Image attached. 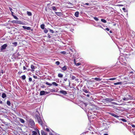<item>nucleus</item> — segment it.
I'll return each mask as SVG.
<instances>
[{"label": "nucleus", "mask_w": 135, "mask_h": 135, "mask_svg": "<svg viewBox=\"0 0 135 135\" xmlns=\"http://www.w3.org/2000/svg\"><path fill=\"white\" fill-rule=\"evenodd\" d=\"M27 14L28 16H31L32 15V13L31 12L27 11Z\"/></svg>", "instance_id": "obj_25"}, {"label": "nucleus", "mask_w": 135, "mask_h": 135, "mask_svg": "<svg viewBox=\"0 0 135 135\" xmlns=\"http://www.w3.org/2000/svg\"><path fill=\"white\" fill-rule=\"evenodd\" d=\"M33 77L35 78V79H37V76H36L34 75L33 76Z\"/></svg>", "instance_id": "obj_49"}, {"label": "nucleus", "mask_w": 135, "mask_h": 135, "mask_svg": "<svg viewBox=\"0 0 135 135\" xmlns=\"http://www.w3.org/2000/svg\"><path fill=\"white\" fill-rule=\"evenodd\" d=\"M7 105L9 106H10L11 105V103L8 100L7 101Z\"/></svg>", "instance_id": "obj_29"}, {"label": "nucleus", "mask_w": 135, "mask_h": 135, "mask_svg": "<svg viewBox=\"0 0 135 135\" xmlns=\"http://www.w3.org/2000/svg\"><path fill=\"white\" fill-rule=\"evenodd\" d=\"M13 16L15 19L16 20L18 19V18L15 15H13Z\"/></svg>", "instance_id": "obj_42"}, {"label": "nucleus", "mask_w": 135, "mask_h": 135, "mask_svg": "<svg viewBox=\"0 0 135 135\" xmlns=\"http://www.w3.org/2000/svg\"><path fill=\"white\" fill-rule=\"evenodd\" d=\"M32 135H38L37 134V132L33 131L32 132Z\"/></svg>", "instance_id": "obj_18"}, {"label": "nucleus", "mask_w": 135, "mask_h": 135, "mask_svg": "<svg viewBox=\"0 0 135 135\" xmlns=\"http://www.w3.org/2000/svg\"><path fill=\"white\" fill-rule=\"evenodd\" d=\"M83 95H85L87 97H89V96H90V95L89 94H87V95H86L85 94H83Z\"/></svg>", "instance_id": "obj_44"}, {"label": "nucleus", "mask_w": 135, "mask_h": 135, "mask_svg": "<svg viewBox=\"0 0 135 135\" xmlns=\"http://www.w3.org/2000/svg\"><path fill=\"white\" fill-rule=\"evenodd\" d=\"M79 13L77 11L75 13V16L76 17H78L79 16Z\"/></svg>", "instance_id": "obj_14"}, {"label": "nucleus", "mask_w": 135, "mask_h": 135, "mask_svg": "<svg viewBox=\"0 0 135 135\" xmlns=\"http://www.w3.org/2000/svg\"><path fill=\"white\" fill-rule=\"evenodd\" d=\"M17 20H13L12 21V22L13 23H17Z\"/></svg>", "instance_id": "obj_38"}, {"label": "nucleus", "mask_w": 135, "mask_h": 135, "mask_svg": "<svg viewBox=\"0 0 135 135\" xmlns=\"http://www.w3.org/2000/svg\"><path fill=\"white\" fill-rule=\"evenodd\" d=\"M111 103L113 104H114V105H117V104L116 103H115V102H112Z\"/></svg>", "instance_id": "obj_45"}, {"label": "nucleus", "mask_w": 135, "mask_h": 135, "mask_svg": "<svg viewBox=\"0 0 135 135\" xmlns=\"http://www.w3.org/2000/svg\"><path fill=\"white\" fill-rule=\"evenodd\" d=\"M44 129L47 132H50L51 131H52L53 132H54V131L52 130L51 129H50L49 128H46L45 129V128H44Z\"/></svg>", "instance_id": "obj_10"}, {"label": "nucleus", "mask_w": 135, "mask_h": 135, "mask_svg": "<svg viewBox=\"0 0 135 135\" xmlns=\"http://www.w3.org/2000/svg\"><path fill=\"white\" fill-rule=\"evenodd\" d=\"M49 134L50 135H53L51 131L49 132Z\"/></svg>", "instance_id": "obj_51"}, {"label": "nucleus", "mask_w": 135, "mask_h": 135, "mask_svg": "<svg viewBox=\"0 0 135 135\" xmlns=\"http://www.w3.org/2000/svg\"><path fill=\"white\" fill-rule=\"evenodd\" d=\"M109 114H110V115H112V116H113L115 118H118L119 117V116H118L116 115L115 114H114L113 113H112L111 112L109 113Z\"/></svg>", "instance_id": "obj_7"}, {"label": "nucleus", "mask_w": 135, "mask_h": 135, "mask_svg": "<svg viewBox=\"0 0 135 135\" xmlns=\"http://www.w3.org/2000/svg\"><path fill=\"white\" fill-rule=\"evenodd\" d=\"M67 80V78H65L64 79V80L65 81H66Z\"/></svg>", "instance_id": "obj_56"}, {"label": "nucleus", "mask_w": 135, "mask_h": 135, "mask_svg": "<svg viewBox=\"0 0 135 135\" xmlns=\"http://www.w3.org/2000/svg\"><path fill=\"white\" fill-rule=\"evenodd\" d=\"M122 83V82H118L114 83V85H121Z\"/></svg>", "instance_id": "obj_16"}, {"label": "nucleus", "mask_w": 135, "mask_h": 135, "mask_svg": "<svg viewBox=\"0 0 135 135\" xmlns=\"http://www.w3.org/2000/svg\"><path fill=\"white\" fill-rule=\"evenodd\" d=\"M7 46V45L6 44H5L1 46V51H2L3 50L5 49Z\"/></svg>", "instance_id": "obj_4"}, {"label": "nucleus", "mask_w": 135, "mask_h": 135, "mask_svg": "<svg viewBox=\"0 0 135 135\" xmlns=\"http://www.w3.org/2000/svg\"><path fill=\"white\" fill-rule=\"evenodd\" d=\"M46 92L44 91H40V95H43L45 94Z\"/></svg>", "instance_id": "obj_12"}, {"label": "nucleus", "mask_w": 135, "mask_h": 135, "mask_svg": "<svg viewBox=\"0 0 135 135\" xmlns=\"http://www.w3.org/2000/svg\"><path fill=\"white\" fill-rule=\"evenodd\" d=\"M22 73V71H19L18 73V74L20 75V74H21V73Z\"/></svg>", "instance_id": "obj_50"}, {"label": "nucleus", "mask_w": 135, "mask_h": 135, "mask_svg": "<svg viewBox=\"0 0 135 135\" xmlns=\"http://www.w3.org/2000/svg\"><path fill=\"white\" fill-rule=\"evenodd\" d=\"M105 30L107 31H109V29L108 28H107L105 29Z\"/></svg>", "instance_id": "obj_52"}, {"label": "nucleus", "mask_w": 135, "mask_h": 135, "mask_svg": "<svg viewBox=\"0 0 135 135\" xmlns=\"http://www.w3.org/2000/svg\"><path fill=\"white\" fill-rule=\"evenodd\" d=\"M49 30L50 31V32H51L52 33H54V31L52 30H51L49 28Z\"/></svg>", "instance_id": "obj_41"}, {"label": "nucleus", "mask_w": 135, "mask_h": 135, "mask_svg": "<svg viewBox=\"0 0 135 135\" xmlns=\"http://www.w3.org/2000/svg\"><path fill=\"white\" fill-rule=\"evenodd\" d=\"M19 121L22 123H25V120L23 119L19 118Z\"/></svg>", "instance_id": "obj_17"}, {"label": "nucleus", "mask_w": 135, "mask_h": 135, "mask_svg": "<svg viewBox=\"0 0 135 135\" xmlns=\"http://www.w3.org/2000/svg\"><path fill=\"white\" fill-rule=\"evenodd\" d=\"M41 28L42 29H45V25L44 24H42L40 26Z\"/></svg>", "instance_id": "obj_23"}, {"label": "nucleus", "mask_w": 135, "mask_h": 135, "mask_svg": "<svg viewBox=\"0 0 135 135\" xmlns=\"http://www.w3.org/2000/svg\"><path fill=\"white\" fill-rule=\"evenodd\" d=\"M67 69V66H65L62 68L61 69L63 71H65Z\"/></svg>", "instance_id": "obj_19"}, {"label": "nucleus", "mask_w": 135, "mask_h": 135, "mask_svg": "<svg viewBox=\"0 0 135 135\" xmlns=\"http://www.w3.org/2000/svg\"><path fill=\"white\" fill-rule=\"evenodd\" d=\"M35 118L37 119L38 123L43 127L44 124L42 122V120L40 116L38 115H36Z\"/></svg>", "instance_id": "obj_2"}, {"label": "nucleus", "mask_w": 135, "mask_h": 135, "mask_svg": "<svg viewBox=\"0 0 135 135\" xmlns=\"http://www.w3.org/2000/svg\"><path fill=\"white\" fill-rule=\"evenodd\" d=\"M94 20L96 21H98L99 19L97 17H94Z\"/></svg>", "instance_id": "obj_39"}, {"label": "nucleus", "mask_w": 135, "mask_h": 135, "mask_svg": "<svg viewBox=\"0 0 135 135\" xmlns=\"http://www.w3.org/2000/svg\"><path fill=\"white\" fill-rule=\"evenodd\" d=\"M1 73L2 74H3L4 73L3 71V70H2L1 71Z\"/></svg>", "instance_id": "obj_58"}, {"label": "nucleus", "mask_w": 135, "mask_h": 135, "mask_svg": "<svg viewBox=\"0 0 135 135\" xmlns=\"http://www.w3.org/2000/svg\"><path fill=\"white\" fill-rule=\"evenodd\" d=\"M21 78L23 80H25L26 78V76L25 75H23L22 76Z\"/></svg>", "instance_id": "obj_31"}, {"label": "nucleus", "mask_w": 135, "mask_h": 135, "mask_svg": "<svg viewBox=\"0 0 135 135\" xmlns=\"http://www.w3.org/2000/svg\"><path fill=\"white\" fill-rule=\"evenodd\" d=\"M101 20L102 22L104 23H106L107 22L106 20L104 19H101Z\"/></svg>", "instance_id": "obj_32"}, {"label": "nucleus", "mask_w": 135, "mask_h": 135, "mask_svg": "<svg viewBox=\"0 0 135 135\" xmlns=\"http://www.w3.org/2000/svg\"><path fill=\"white\" fill-rule=\"evenodd\" d=\"M52 9L53 10H54L56 11L57 10V9L55 7V6H52L51 7Z\"/></svg>", "instance_id": "obj_27"}, {"label": "nucleus", "mask_w": 135, "mask_h": 135, "mask_svg": "<svg viewBox=\"0 0 135 135\" xmlns=\"http://www.w3.org/2000/svg\"><path fill=\"white\" fill-rule=\"evenodd\" d=\"M29 124L32 128L34 127L35 126V123L33 120L32 119H29Z\"/></svg>", "instance_id": "obj_3"}, {"label": "nucleus", "mask_w": 135, "mask_h": 135, "mask_svg": "<svg viewBox=\"0 0 135 135\" xmlns=\"http://www.w3.org/2000/svg\"><path fill=\"white\" fill-rule=\"evenodd\" d=\"M59 93L61 94H63L64 95H66L67 93L66 91L63 90H60L59 91Z\"/></svg>", "instance_id": "obj_8"}, {"label": "nucleus", "mask_w": 135, "mask_h": 135, "mask_svg": "<svg viewBox=\"0 0 135 135\" xmlns=\"http://www.w3.org/2000/svg\"><path fill=\"white\" fill-rule=\"evenodd\" d=\"M41 135H47V134L44 131H41Z\"/></svg>", "instance_id": "obj_15"}, {"label": "nucleus", "mask_w": 135, "mask_h": 135, "mask_svg": "<svg viewBox=\"0 0 135 135\" xmlns=\"http://www.w3.org/2000/svg\"><path fill=\"white\" fill-rule=\"evenodd\" d=\"M58 76L59 78H62L63 76V75L61 73H59L58 74Z\"/></svg>", "instance_id": "obj_22"}, {"label": "nucleus", "mask_w": 135, "mask_h": 135, "mask_svg": "<svg viewBox=\"0 0 135 135\" xmlns=\"http://www.w3.org/2000/svg\"><path fill=\"white\" fill-rule=\"evenodd\" d=\"M13 44L15 46H16L17 45V42H15L13 43Z\"/></svg>", "instance_id": "obj_40"}, {"label": "nucleus", "mask_w": 135, "mask_h": 135, "mask_svg": "<svg viewBox=\"0 0 135 135\" xmlns=\"http://www.w3.org/2000/svg\"><path fill=\"white\" fill-rule=\"evenodd\" d=\"M55 64L58 65H59L60 64V62L59 61H56V62H55Z\"/></svg>", "instance_id": "obj_36"}, {"label": "nucleus", "mask_w": 135, "mask_h": 135, "mask_svg": "<svg viewBox=\"0 0 135 135\" xmlns=\"http://www.w3.org/2000/svg\"><path fill=\"white\" fill-rule=\"evenodd\" d=\"M104 135H108V134L107 133H104Z\"/></svg>", "instance_id": "obj_63"}, {"label": "nucleus", "mask_w": 135, "mask_h": 135, "mask_svg": "<svg viewBox=\"0 0 135 135\" xmlns=\"http://www.w3.org/2000/svg\"><path fill=\"white\" fill-rule=\"evenodd\" d=\"M131 126H132V127H133V128H134L135 127V125H133V124H132L131 125Z\"/></svg>", "instance_id": "obj_53"}, {"label": "nucleus", "mask_w": 135, "mask_h": 135, "mask_svg": "<svg viewBox=\"0 0 135 135\" xmlns=\"http://www.w3.org/2000/svg\"><path fill=\"white\" fill-rule=\"evenodd\" d=\"M83 91L86 93H90L86 89H83Z\"/></svg>", "instance_id": "obj_13"}, {"label": "nucleus", "mask_w": 135, "mask_h": 135, "mask_svg": "<svg viewBox=\"0 0 135 135\" xmlns=\"http://www.w3.org/2000/svg\"><path fill=\"white\" fill-rule=\"evenodd\" d=\"M22 27L24 29H26L28 30H31V28L30 27H28L25 26H22Z\"/></svg>", "instance_id": "obj_9"}, {"label": "nucleus", "mask_w": 135, "mask_h": 135, "mask_svg": "<svg viewBox=\"0 0 135 135\" xmlns=\"http://www.w3.org/2000/svg\"><path fill=\"white\" fill-rule=\"evenodd\" d=\"M105 100L107 102H110L112 101H113L114 99L112 98H105Z\"/></svg>", "instance_id": "obj_6"}, {"label": "nucleus", "mask_w": 135, "mask_h": 135, "mask_svg": "<svg viewBox=\"0 0 135 135\" xmlns=\"http://www.w3.org/2000/svg\"><path fill=\"white\" fill-rule=\"evenodd\" d=\"M6 97V95L4 93H3L2 94V97L3 98H4Z\"/></svg>", "instance_id": "obj_26"}, {"label": "nucleus", "mask_w": 135, "mask_h": 135, "mask_svg": "<svg viewBox=\"0 0 135 135\" xmlns=\"http://www.w3.org/2000/svg\"><path fill=\"white\" fill-rule=\"evenodd\" d=\"M52 84L53 85L55 86H57L58 85V84H57L55 82H52Z\"/></svg>", "instance_id": "obj_24"}, {"label": "nucleus", "mask_w": 135, "mask_h": 135, "mask_svg": "<svg viewBox=\"0 0 135 135\" xmlns=\"http://www.w3.org/2000/svg\"><path fill=\"white\" fill-rule=\"evenodd\" d=\"M17 24L22 25L24 24V23L23 22L20 21H17Z\"/></svg>", "instance_id": "obj_11"}, {"label": "nucleus", "mask_w": 135, "mask_h": 135, "mask_svg": "<svg viewBox=\"0 0 135 135\" xmlns=\"http://www.w3.org/2000/svg\"><path fill=\"white\" fill-rule=\"evenodd\" d=\"M84 4V5H89V4L88 3H85V4Z\"/></svg>", "instance_id": "obj_57"}, {"label": "nucleus", "mask_w": 135, "mask_h": 135, "mask_svg": "<svg viewBox=\"0 0 135 135\" xmlns=\"http://www.w3.org/2000/svg\"><path fill=\"white\" fill-rule=\"evenodd\" d=\"M44 29V32L45 33H47L48 32V30L46 28H45V29Z\"/></svg>", "instance_id": "obj_33"}, {"label": "nucleus", "mask_w": 135, "mask_h": 135, "mask_svg": "<svg viewBox=\"0 0 135 135\" xmlns=\"http://www.w3.org/2000/svg\"><path fill=\"white\" fill-rule=\"evenodd\" d=\"M109 32L110 33H112V31H110Z\"/></svg>", "instance_id": "obj_64"}, {"label": "nucleus", "mask_w": 135, "mask_h": 135, "mask_svg": "<svg viewBox=\"0 0 135 135\" xmlns=\"http://www.w3.org/2000/svg\"><path fill=\"white\" fill-rule=\"evenodd\" d=\"M11 13L12 16H13V15H13V14L14 13L12 11H11Z\"/></svg>", "instance_id": "obj_59"}, {"label": "nucleus", "mask_w": 135, "mask_h": 135, "mask_svg": "<svg viewBox=\"0 0 135 135\" xmlns=\"http://www.w3.org/2000/svg\"><path fill=\"white\" fill-rule=\"evenodd\" d=\"M116 79L115 78H109L107 79V80H115Z\"/></svg>", "instance_id": "obj_21"}, {"label": "nucleus", "mask_w": 135, "mask_h": 135, "mask_svg": "<svg viewBox=\"0 0 135 135\" xmlns=\"http://www.w3.org/2000/svg\"><path fill=\"white\" fill-rule=\"evenodd\" d=\"M95 26L96 27H98L101 28H103V27H102L101 26H100V25H97Z\"/></svg>", "instance_id": "obj_34"}, {"label": "nucleus", "mask_w": 135, "mask_h": 135, "mask_svg": "<svg viewBox=\"0 0 135 135\" xmlns=\"http://www.w3.org/2000/svg\"><path fill=\"white\" fill-rule=\"evenodd\" d=\"M80 63H77V65H78V66H79V65H80Z\"/></svg>", "instance_id": "obj_60"}, {"label": "nucleus", "mask_w": 135, "mask_h": 135, "mask_svg": "<svg viewBox=\"0 0 135 135\" xmlns=\"http://www.w3.org/2000/svg\"><path fill=\"white\" fill-rule=\"evenodd\" d=\"M75 80L76 81H77L78 80V79H75Z\"/></svg>", "instance_id": "obj_62"}, {"label": "nucleus", "mask_w": 135, "mask_h": 135, "mask_svg": "<svg viewBox=\"0 0 135 135\" xmlns=\"http://www.w3.org/2000/svg\"><path fill=\"white\" fill-rule=\"evenodd\" d=\"M68 3L69 4H70L73 6V4L70 2H69Z\"/></svg>", "instance_id": "obj_54"}, {"label": "nucleus", "mask_w": 135, "mask_h": 135, "mask_svg": "<svg viewBox=\"0 0 135 135\" xmlns=\"http://www.w3.org/2000/svg\"><path fill=\"white\" fill-rule=\"evenodd\" d=\"M94 80H95L96 81H100L101 80H102V79H100V78H94Z\"/></svg>", "instance_id": "obj_20"}, {"label": "nucleus", "mask_w": 135, "mask_h": 135, "mask_svg": "<svg viewBox=\"0 0 135 135\" xmlns=\"http://www.w3.org/2000/svg\"><path fill=\"white\" fill-rule=\"evenodd\" d=\"M55 13L58 16H60L61 14V13H60V12H55Z\"/></svg>", "instance_id": "obj_37"}, {"label": "nucleus", "mask_w": 135, "mask_h": 135, "mask_svg": "<svg viewBox=\"0 0 135 135\" xmlns=\"http://www.w3.org/2000/svg\"><path fill=\"white\" fill-rule=\"evenodd\" d=\"M120 120L124 122H127V120L126 119L124 118L120 119Z\"/></svg>", "instance_id": "obj_30"}, {"label": "nucleus", "mask_w": 135, "mask_h": 135, "mask_svg": "<svg viewBox=\"0 0 135 135\" xmlns=\"http://www.w3.org/2000/svg\"><path fill=\"white\" fill-rule=\"evenodd\" d=\"M31 72H33L35 71V69L36 68V67L33 65H31Z\"/></svg>", "instance_id": "obj_5"}, {"label": "nucleus", "mask_w": 135, "mask_h": 135, "mask_svg": "<svg viewBox=\"0 0 135 135\" xmlns=\"http://www.w3.org/2000/svg\"><path fill=\"white\" fill-rule=\"evenodd\" d=\"M46 84L48 85H49L50 86H51L52 85V84L51 83H49L48 82H46Z\"/></svg>", "instance_id": "obj_35"}, {"label": "nucleus", "mask_w": 135, "mask_h": 135, "mask_svg": "<svg viewBox=\"0 0 135 135\" xmlns=\"http://www.w3.org/2000/svg\"><path fill=\"white\" fill-rule=\"evenodd\" d=\"M70 77H71L72 80H74L76 78L75 76H74L71 75H70Z\"/></svg>", "instance_id": "obj_28"}, {"label": "nucleus", "mask_w": 135, "mask_h": 135, "mask_svg": "<svg viewBox=\"0 0 135 135\" xmlns=\"http://www.w3.org/2000/svg\"><path fill=\"white\" fill-rule=\"evenodd\" d=\"M126 96V97H124L123 99V100H131L133 99L134 98L133 94L130 93H127Z\"/></svg>", "instance_id": "obj_1"}, {"label": "nucleus", "mask_w": 135, "mask_h": 135, "mask_svg": "<svg viewBox=\"0 0 135 135\" xmlns=\"http://www.w3.org/2000/svg\"><path fill=\"white\" fill-rule=\"evenodd\" d=\"M47 36H48V37L49 38H51V36H50V34L49 33H48L47 34Z\"/></svg>", "instance_id": "obj_47"}, {"label": "nucleus", "mask_w": 135, "mask_h": 135, "mask_svg": "<svg viewBox=\"0 0 135 135\" xmlns=\"http://www.w3.org/2000/svg\"><path fill=\"white\" fill-rule=\"evenodd\" d=\"M122 9L123 10H125L126 9V8H122Z\"/></svg>", "instance_id": "obj_61"}, {"label": "nucleus", "mask_w": 135, "mask_h": 135, "mask_svg": "<svg viewBox=\"0 0 135 135\" xmlns=\"http://www.w3.org/2000/svg\"><path fill=\"white\" fill-rule=\"evenodd\" d=\"M23 69L24 70H25L26 69V67L25 66H24L23 67Z\"/></svg>", "instance_id": "obj_55"}, {"label": "nucleus", "mask_w": 135, "mask_h": 135, "mask_svg": "<svg viewBox=\"0 0 135 135\" xmlns=\"http://www.w3.org/2000/svg\"><path fill=\"white\" fill-rule=\"evenodd\" d=\"M9 9L11 11V12L12 11V8L10 7H9Z\"/></svg>", "instance_id": "obj_48"}, {"label": "nucleus", "mask_w": 135, "mask_h": 135, "mask_svg": "<svg viewBox=\"0 0 135 135\" xmlns=\"http://www.w3.org/2000/svg\"><path fill=\"white\" fill-rule=\"evenodd\" d=\"M61 53L63 54H66V52L65 51H62L61 52Z\"/></svg>", "instance_id": "obj_43"}, {"label": "nucleus", "mask_w": 135, "mask_h": 135, "mask_svg": "<svg viewBox=\"0 0 135 135\" xmlns=\"http://www.w3.org/2000/svg\"><path fill=\"white\" fill-rule=\"evenodd\" d=\"M29 80L30 81H32V79L31 78H29Z\"/></svg>", "instance_id": "obj_46"}]
</instances>
